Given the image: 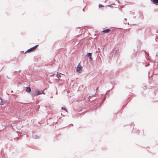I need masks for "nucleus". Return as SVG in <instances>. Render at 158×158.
Returning <instances> with one entry per match:
<instances>
[{
    "mask_svg": "<svg viewBox=\"0 0 158 158\" xmlns=\"http://www.w3.org/2000/svg\"><path fill=\"white\" fill-rule=\"evenodd\" d=\"M38 45H37L33 47H32L29 49H28L26 52H25V53L26 52H31L34 51L37 48V46H38Z\"/></svg>",
    "mask_w": 158,
    "mask_h": 158,
    "instance_id": "1",
    "label": "nucleus"
},
{
    "mask_svg": "<svg viewBox=\"0 0 158 158\" xmlns=\"http://www.w3.org/2000/svg\"><path fill=\"white\" fill-rule=\"evenodd\" d=\"M82 70V67L80 65V63L78 64L77 66V69L76 71L78 73H80L81 72Z\"/></svg>",
    "mask_w": 158,
    "mask_h": 158,
    "instance_id": "2",
    "label": "nucleus"
},
{
    "mask_svg": "<svg viewBox=\"0 0 158 158\" xmlns=\"http://www.w3.org/2000/svg\"><path fill=\"white\" fill-rule=\"evenodd\" d=\"M87 55H88V57L89 58V60H92V53L90 52L88 53Z\"/></svg>",
    "mask_w": 158,
    "mask_h": 158,
    "instance_id": "3",
    "label": "nucleus"
},
{
    "mask_svg": "<svg viewBox=\"0 0 158 158\" xmlns=\"http://www.w3.org/2000/svg\"><path fill=\"white\" fill-rule=\"evenodd\" d=\"M26 91L27 92L30 93L31 91V89L29 87H27L26 88Z\"/></svg>",
    "mask_w": 158,
    "mask_h": 158,
    "instance_id": "4",
    "label": "nucleus"
},
{
    "mask_svg": "<svg viewBox=\"0 0 158 158\" xmlns=\"http://www.w3.org/2000/svg\"><path fill=\"white\" fill-rule=\"evenodd\" d=\"M110 31V30L109 29H106L105 30H103L102 31V32L104 33H108Z\"/></svg>",
    "mask_w": 158,
    "mask_h": 158,
    "instance_id": "5",
    "label": "nucleus"
},
{
    "mask_svg": "<svg viewBox=\"0 0 158 158\" xmlns=\"http://www.w3.org/2000/svg\"><path fill=\"white\" fill-rule=\"evenodd\" d=\"M33 94L34 95H39L40 94V91L38 90V92L37 94H36V93H34Z\"/></svg>",
    "mask_w": 158,
    "mask_h": 158,
    "instance_id": "6",
    "label": "nucleus"
},
{
    "mask_svg": "<svg viewBox=\"0 0 158 158\" xmlns=\"http://www.w3.org/2000/svg\"><path fill=\"white\" fill-rule=\"evenodd\" d=\"M152 1L155 3H158V0H152Z\"/></svg>",
    "mask_w": 158,
    "mask_h": 158,
    "instance_id": "7",
    "label": "nucleus"
},
{
    "mask_svg": "<svg viewBox=\"0 0 158 158\" xmlns=\"http://www.w3.org/2000/svg\"><path fill=\"white\" fill-rule=\"evenodd\" d=\"M33 137L35 139H37L39 138V137L36 135H34L33 136Z\"/></svg>",
    "mask_w": 158,
    "mask_h": 158,
    "instance_id": "8",
    "label": "nucleus"
},
{
    "mask_svg": "<svg viewBox=\"0 0 158 158\" xmlns=\"http://www.w3.org/2000/svg\"><path fill=\"white\" fill-rule=\"evenodd\" d=\"M57 77L59 79L61 80H62V79H61L60 78L61 76L60 75H57Z\"/></svg>",
    "mask_w": 158,
    "mask_h": 158,
    "instance_id": "9",
    "label": "nucleus"
},
{
    "mask_svg": "<svg viewBox=\"0 0 158 158\" xmlns=\"http://www.w3.org/2000/svg\"><path fill=\"white\" fill-rule=\"evenodd\" d=\"M45 94L44 93H43V91L40 90V95H41V94Z\"/></svg>",
    "mask_w": 158,
    "mask_h": 158,
    "instance_id": "10",
    "label": "nucleus"
},
{
    "mask_svg": "<svg viewBox=\"0 0 158 158\" xmlns=\"http://www.w3.org/2000/svg\"><path fill=\"white\" fill-rule=\"evenodd\" d=\"M98 6L99 7H104V6L101 4H99Z\"/></svg>",
    "mask_w": 158,
    "mask_h": 158,
    "instance_id": "11",
    "label": "nucleus"
},
{
    "mask_svg": "<svg viewBox=\"0 0 158 158\" xmlns=\"http://www.w3.org/2000/svg\"><path fill=\"white\" fill-rule=\"evenodd\" d=\"M61 109L62 110H65L67 112V110H66L63 107L61 108Z\"/></svg>",
    "mask_w": 158,
    "mask_h": 158,
    "instance_id": "12",
    "label": "nucleus"
},
{
    "mask_svg": "<svg viewBox=\"0 0 158 158\" xmlns=\"http://www.w3.org/2000/svg\"><path fill=\"white\" fill-rule=\"evenodd\" d=\"M110 92V90H108L107 91L106 94H105V95L106 94H107L108 93H109Z\"/></svg>",
    "mask_w": 158,
    "mask_h": 158,
    "instance_id": "13",
    "label": "nucleus"
},
{
    "mask_svg": "<svg viewBox=\"0 0 158 158\" xmlns=\"http://www.w3.org/2000/svg\"><path fill=\"white\" fill-rule=\"evenodd\" d=\"M106 99V97H105L104 98H103V99H102V101H103V102H104V101Z\"/></svg>",
    "mask_w": 158,
    "mask_h": 158,
    "instance_id": "14",
    "label": "nucleus"
},
{
    "mask_svg": "<svg viewBox=\"0 0 158 158\" xmlns=\"http://www.w3.org/2000/svg\"><path fill=\"white\" fill-rule=\"evenodd\" d=\"M98 87H97L96 89V92H97L98 90Z\"/></svg>",
    "mask_w": 158,
    "mask_h": 158,
    "instance_id": "15",
    "label": "nucleus"
},
{
    "mask_svg": "<svg viewBox=\"0 0 158 158\" xmlns=\"http://www.w3.org/2000/svg\"><path fill=\"white\" fill-rule=\"evenodd\" d=\"M149 65V64H148L147 65H145L146 67L148 66Z\"/></svg>",
    "mask_w": 158,
    "mask_h": 158,
    "instance_id": "16",
    "label": "nucleus"
},
{
    "mask_svg": "<svg viewBox=\"0 0 158 158\" xmlns=\"http://www.w3.org/2000/svg\"><path fill=\"white\" fill-rule=\"evenodd\" d=\"M117 1L118 3H120V1L119 0H117Z\"/></svg>",
    "mask_w": 158,
    "mask_h": 158,
    "instance_id": "17",
    "label": "nucleus"
},
{
    "mask_svg": "<svg viewBox=\"0 0 158 158\" xmlns=\"http://www.w3.org/2000/svg\"><path fill=\"white\" fill-rule=\"evenodd\" d=\"M124 24H126L127 23L126 22H124Z\"/></svg>",
    "mask_w": 158,
    "mask_h": 158,
    "instance_id": "18",
    "label": "nucleus"
},
{
    "mask_svg": "<svg viewBox=\"0 0 158 158\" xmlns=\"http://www.w3.org/2000/svg\"><path fill=\"white\" fill-rule=\"evenodd\" d=\"M110 6V5H107V6Z\"/></svg>",
    "mask_w": 158,
    "mask_h": 158,
    "instance_id": "19",
    "label": "nucleus"
},
{
    "mask_svg": "<svg viewBox=\"0 0 158 158\" xmlns=\"http://www.w3.org/2000/svg\"><path fill=\"white\" fill-rule=\"evenodd\" d=\"M124 19H125V20H127V19H126V18H125Z\"/></svg>",
    "mask_w": 158,
    "mask_h": 158,
    "instance_id": "20",
    "label": "nucleus"
},
{
    "mask_svg": "<svg viewBox=\"0 0 158 158\" xmlns=\"http://www.w3.org/2000/svg\"><path fill=\"white\" fill-rule=\"evenodd\" d=\"M142 13H140V14H142Z\"/></svg>",
    "mask_w": 158,
    "mask_h": 158,
    "instance_id": "21",
    "label": "nucleus"
},
{
    "mask_svg": "<svg viewBox=\"0 0 158 158\" xmlns=\"http://www.w3.org/2000/svg\"><path fill=\"white\" fill-rule=\"evenodd\" d=\"M81 111V110H80V111H79V112H80Z\"/></svg>",
    "mask_w": 158,
    "mask_h": 158,
    "instance_id": "22",
    "label": "nucleus"
},
{
    "mask_svg": "<svg viewBox=\"0 0 158 158\" xmlns=\"http://www.w3.org/2000/svg\"><path fill=\"white\" fill-rule=\"evenodd\" d=\"M89 97H90V96H89Z\"/></svg>",
    "mask_w": 158,
    "mask_h": 158,
    "instance_id": "23",
    "label": "nucleus"
}]
</instances>
